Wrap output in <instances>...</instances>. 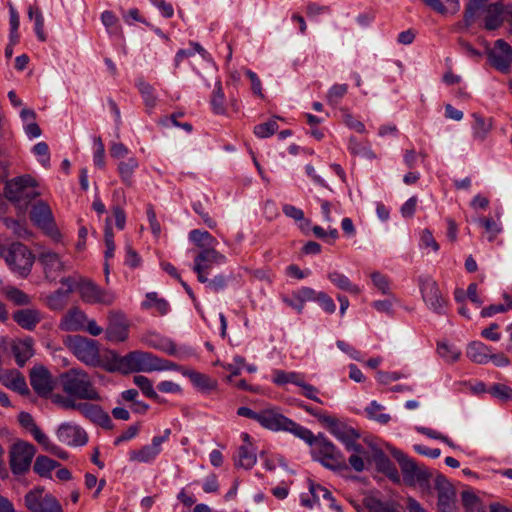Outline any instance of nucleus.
<instances>
[{
  "mask_svg": "<svg viewBox=\"0 0 512 512\" xmlns=\"http://www.w3.org/2000/svg\"><path fill=\"white\" fill-rule=\"evenodd\" d=\"M373 460L376 464L377 469L380 472L386 474L393 481L399 482L400 478L395 465L391 462V460L385 455L383 451H375L373 455Z\"/></svg>",
  "mask_w": 512,
  "mask_h": 512,
  "instance_id": "cd10ccee",
  "label": "nucleus"
},
{
  "mask_svg": "<svg viewBox=\"0 0 512 512\" xmlns=\"http://www.w3.org/2000/svg\"><path fill=\"white\" fill-rule=\"evenodd\" d=\"M138 167V161L135 158H129L127 161H121L118 165V172L122 181L130 186L132 184V175Z\"/></svg>",
  "mask_w": 512,
  "mask_h": 512,
  "instance_id": "79ce46f5",
  "label": "nucleus"
},
{
  "mask_svg": "<svg viewBox=\"0 0 512 512\" xmlns=\"http://www.w3.org/2000/svg\"><path fill=\"white\" fill-rule=\"evenodd\" d=\"M189 239L199 248H209L215 246L216 239L207 231L194 229L189 233Z\"/></svg>",
  "mask_w": 512,
  "mask_h": 512,
  "instance_id": "4c0bfd02",
  "label": "nucleus"
},
{
  "mask_svg": "<svg viewBox=\"0 0 512 512\" xmlns=\"http://www.w3.org/2000/svg\"><path fill=\"white\" fill-rule=\"evenodd\" d=\"M157 357L143 351H132L115 359L116 367L122 373L151 372L157 370Z\"/></svg>",
  "mask_w": 512,
  "mask_h": 512,
  "instance_id": "0eeeda50",
  "label": "nucleus"
},
{
  "mask_svg": "<svg viewBox=\"0 0 512 512\" xmlns=\"http://www.w3.org/2000/svg\"><path fill=\"white\" fill-rule=\"evenodd\" d=\"M65 345L83 363L98 366L100 363L99 344L96 340L80 335H70L65 339Z\"/></svg>",
  "mask_w": 512,
  "mask_h": 512,
  "instance_id": "423d86ee",
  "label": "nucleus"
},
{
  "mask_svg": "<svg viewBox=\"0 0 512 512\" xmlns=\"http://www.w3.org/2000/svg\"><path fill=\"white\" fill-rule=\"evenodd\" d=\"M106 335L109 340L119 342L127 339L128 324L125 315L121 311H109Z\"/></svg>",
  "mask_w": 512,
  "mask_h": 512,
  "instance_id": "dca6fc26",
  "label": "nucleus"
},
{
  "mask_svg": "<svg viewBox=\"0 0 512 512\" xmlns=\"http://www.w3.org/2000/svg\"><path fill=\"white\" fill-rule=\"evenodd\" d=\"M479 224L482 225L485 231L488 233V240L490 242L494 241L495 238L502 232V226L500 222L490 218V217H481L478 220Z\"/></svg>",
  "mask_w": 512,
  "mask_h": 512,
  "instance_id": "de8ad7c7",
  "label": "nucleus"
},
{
  "mask_svg": "<svg viewBox=\"0 0 512 512\" xmlns=\"http://www.w3.org/2000/svg\"><path fill=\"white\" fill-rule=\"evenodd\" d=\"M312 446V456L324 467L331 470L347 469L343 454L323 434L314 435L311 430L292 421L288 431Z\"/></svg>",
  "mask_w": 512,
  "mask_h": 512,
  "instance_id": "f257e3e1",
  "label": "nucleus"
},
{
  "mask_svg": "<svg viewBox=\"0 0 512 512\" xmlns=\"http://www.w3.org/2000/svg\"><path fill=\"white\" fill-rule=\"evenodd\" d=\"M140 94L144 100L145 106L151 110L156 106L157 97L154 95V88L146 81L139 79L136 83Z\"/></svg>",
  "mask_w": 512,
  "mask_h": 512,
  "instance_id": "a19ab883",
  "label": "nucleus"
},
{
  "mask_svg": "<svg viewBox=\"0 0 512 512\" xmlns=\"http://www.w3.org/2000/svg\"><path fill=\"white\" fill-rule=\"evenodd\" d=\"M28 17L35 21V33L37 38L41 42H45L47 39L46 33L44 32V17L41 10L37 6H30L28 8Z\"/></svg>",
  "mask_w": 512,
  "mask_h": 512,
  "instance_id": "ea45409f",
  "label": "nucleus"
},
{
  "mask_svg": "<svg viewBox=\"0 0 512 512\" xmlns=\"http://www.w3.org/2000/svg\"><path fill=\"white\" fill-rule=\"evenodd\" d=\"M283 213L290 218H293L296 221H303V223L300 225L301 229L308 228L311 224L310 220L305 219L304 212L290 204H285L283 206Z\"/></svg>",
  "mask_w": 512,
  "mask_h": 512,
  "instance_id": "603ef678",
  "label": "nucleus"
},
{
  "mask_svg": "<svg viewBox=\"0 0 512 512\" xmlns=\"http://www.w3.org/2000/svg\"><path fill=\"white\" fill-rule=\"evenodd\" d=\"M491 349L482 342L474 341L468 345L467 357L478 364H485L489 361Z\"/></svg>",
  "mask_w": 512,
  "mask_h": 512,
  "instance_id": "c756f323",
  "label": "nucleus"
},
{
  "mask_svg": "<svg viewBox=\"0 0 512 512\" xmlns=\"http://www.w3.org/2000/svg\"><path fill=\"white\" fill-rule=\"evenodd\" d=\"M73 396H64L61 394H54L52 402L64 410H78L80 402L72 398Z\"/></svg>",
  "mask_w": 512,
  "mask_h": 512,
  "instance_id": "6e6d98bb",
  "label": "nucleus"
},
{
  "mask_svg": "<svg viewBox=\"0 0 512 512\" xmlns=\"http://www.w3.org/2000/svg\"><path fill=\"white\" fill-rule=\"evenodd\" d=\"M374 286L380 290L383 294H387L390 289V282L387 276L381 274L378 271L373 272L371 275Z\"/></svg>",
  "mask_w": 512,
  "mask_h": 512,
  "instance_id": "0e129e2a",
  "label": "nucleus"
},
{
  "mask_svg": "<svg viewBox=\"0 0 512 512\" xmlns=\"http://www.w3.org/2000/svg\"><path fill=\"white\" fill-rule=\"evenodd\" d=\"M86 314L77 307L71 308L61 319L60 329L67 332L84 330Z\"/></svg>",
  "mask_w": 512,
  "mask_h": 512,
  "instance_id": "412c9836",
  "label": "nucleus"
},
{
  "mask_svg": "<svg viewBox=\"0 0 512 512\" xmlns=\"http://www.w3.org/2000/svg\"><path fill=\"white\" fill-rule=\"evenodd\" d=\"M461 498L465 512H484L479 498L472 491H463Z\"/></svg>",
  "mask_w": 512,
  "mask_h": 512,
  "instance_id": "a18cd8bd",
  "label": "nucleus"
},
{
  "mask_svg": "<svg viewBox=\"0 0 512 512\" xmlns=\"http://www.w3.org/2000/svg\"><path fill=\"white\" fill-rule=\"evenodd\" d=\"M423 301L433 312L444 314L446 300L431 276H420L418 279Z\"/></svg>",
  "mask_w": 512,
  "mask_h": 512,
  "instance_id": "9b49d317",
  "label": "nucleus"
},
{
  "mask_svg": "<svg viewBox=\"0 0 512 512\" xmlns=\"http://www.w3.org/2000/svg\"><path fill=\"white\" fill-rule=\"evenodd\" d=\"M325 420V426L338 440L344 444L345 449L354 448L359 452L358 443L356 441L360 438V434L354 428L339 421L334 416H330L329 419Z\"/></svg>",
  "mask_w": 512,
  "mask_h": 512,
  "instance_id": "ddd939ff",
  "label": "nucleus"
},
{
  "mask_svg": "<svg viewBox=\"0 0 512 512\" xmlns=\"http://www.w3.org/2000/svg\"><path fill=\"white\" fill-rule=\"evenodd\" d=\"M278 130V124L275 120H269L266 123L258 124L254 127V133L259 138H267Z\"/></svg>",
  "mask_w": 512,
  "mask_h": 512,
  "instance_id": "4d7b16f0",
  "label": "nucleus"
},
{
  "mask_svg": "<svg viewBox=\"0 0 512 512\" xmlns=\"http://www.w3.org/2000/svg\"><path fill=\"white\" fill-rule=\"evenodd\" d=\"M363 504L370 512H403L401 505L394 500L383 502L377 497L368 496Z\"/></svg>",
  "mask_w": 512,
  "mask_h": 512,
  "instance_id": "5701e85b",
  "label": "nucleus"
},
{
  "mask_svg": "<svg viewBox=\"0 0 512 512\" xmlns=\"http://www.w3.org/2000/svg\"><path fill=\"white\" fill-rule=\"evenodd\" d=\"M224 100L225 96L222 90L221 82L217 81L211 97V106L216 114H223L225 112Z\"/></svg>",
  "mask_w": 512,
  "mask_h": 512,
  "instance_id": "8fccbe9b",
  "label": "nucleus"
},
{
  "mask_svg": "<svg viewBox=\"0 0 512 512\" xmlns=\"http://www.w3.org/2000/svg\"><path fill=\"white\" fill-rule=\"evenodd\" d=\"M43 491L44 489L42 487H37L30 490L25 495V505L31 512H38V509L41 506V500L43 499Z\"/></svg>",
  "mask_w": 512,
  "mask_h": 512,
  "instance_id": "09e8293b",
  "label": "nucleus"
},
{
  "mask_svg": "<svg viewBox=\"0 0 512 512\" xmlns=\"http://www.w3.org/2000/svg\"><path fill=\"white\" fill-rule=\"evenodd\" d=\"M161 451V440H153L150 445H145L139 450L130 453V460L137 462H150L156 458Z\"/></svg>",
  "mask_w": 512,
  "mask_h": 512,
  "instance_id": "393cba45",
  "label": "nucleus"
},
{
  "mask_svg": "<svg viewBox=\"0 0 512 512\" xmlns=\"http://www.w3.org/2000/svg\"><path fill=\"white\" fill-rule=\"evenodd\" d=\"M31 221L49 234L56 232L52 211L49 205L43 201L37 202L30 212Z\"/></svg>",
  "mask_w": 512,
  "mask_h": 512,
  "instance_id": "a211bd4d",
  "label": "nucleus"
},
{
  "mask_svg": "<svg viewBox=\"0 0 512 512\" xmlns=\"http://www.w3.org/2000/svg\"><path fill=\"white\" fill-rule=\"evenodd\" d=\"M348 86L346 84H335L333 85L328 94L327 100L329 104L336 105L346 95Z\"/></svg>",
  "mask_w": 512,
  "mask_h": 512,
  "instance_id": "13d9d810",
  "label": "nucleus"
},
{
  "mask_svg": "<svg viewBox=\"0 0 512 512\" xmlns=\"http://www.w3.org/2000/svg\"><path fill=\"white\" fill-rule=\"evenodd\" d=\"M81 299L89 304L111 305L115 300V294L104 290L90 280H83L78 285Z\"/></svg>",
  "mask_w": 512,
  "mask_h": 512,
  "instance_id": "f8f14e48",
  "label": "nucleus"
},
{
  "mask_svg": "<svg viewBox=\"0 0 512 512\" xmlns=\"http://www.w3.org/2000/svg\"><path fill=\"white\" fill-rule=\"evenodd\" d=\"M348 149L353 155L362 156L368 159H372L375 157L369 144L358 142L355 137L350 138Z\"/></svg>",
  "mask_w": 512,
  "mask_h": 512,
  "instance_id": "49530a36",
  "label": "nucleus"
},
{
  "mask_svg": "<svg viewBox=\"0 0 512 512\" xmlns=\"http://www.w3.org/2000/svg\"><path fill=\"white\" fill-rule=\"evenodd\" d=\"M133 382L139 387L145 396L157 401L158 403H162V398L153 389V384L149 378L143 375H136L134 376Z\"/></svg>",
  "mask_w": 512,
  "mask_h": 512,
  "instance_id": "58836bf2",
  "label": "nucleus"
},
{
  "mask_svg": "<svg viewBox=\"0 0 512 512\" xmlns=\"http://www.w3.org/2000/svg\"><path fill=\"white\" fill-rule=\"evenodd\" d=\"M30 384L34 391L41 396H46L53 390L51 374L43 366L34 367L31 370Z\"/></svg>",
  "mask_w": 512,
  "mask_h": 512,
  "instance_id": "aec40b11",
  "label": "nucleus"
},
{
  "mask_svg": "<svg viewBox=\"0 0 512 512\" xmlns=\"http://www.w3.org/2000/svg\"><path fill=\"white\" fill-rule=\"evenodd\" d=\"M485 53L488 63L497 71L508 74L512 65V47L503 39H498L491 48L488 42H485Z\"/></svg>",
  "mask_w": 512,
  "mask_h": 512,
  "instance_id": "9d476101",
  "label": "nucleus"
},
{
  "mask_svg": "<svg viewBox=\"0 0 512 512\" xmlns=\"http://www.w3.org/2000/svg\"><path fill=\"white\" fill-rule=\"evenodd\" d=\"M437 352L446 362H455L461 355L460 350L456 346L444 341L438 343Z\"/></svg>",
  "mask_w": 512,
  "mask_h": 512,
  "instance_id": "c03bdc74",
  "label": "nucleus"
},
{
  "mask_svg": "<svg viewBox=\"0 0 512 512\" xmlns=\"http://www.w3.org/2000/svg\"><path fill=\"white\" fill-rule=\"evenodd\" d=\"M293 296L297 300H300L302 302V304L304 305V303L306 301H316L317 297H318V292H316L314 289H312L310 287H302L301 289L296 291L293 294Z\"/></svg>",
  "mask_w": 512,
  "mask_h": 512,
  "instance_id": "338daca9",
  "label": "nucleus"
},
{
  "mask_svg": "<svg viewBox=\"0 0 512 512\" xmlns=\"http://www.w3.org/2000/svg\"><path fill=\"white\" fill-rule=\"evenodd\" d=\"M489 393L501 400V401H509L512 400V388L501 383L493 384L490 389Z\"/></svg>",
  "mask_w": 512,
  "mask_h": 512,
  "instance_id": "5fc2aeb1",
  "label": "nucleus"
},
{
  "mask_svg": "<svg viewBox=\"0 0 512 512\" xmlns=\"http://www.w3.org/2000/svg\"><path fill=\"white\" fill-rule=\"evenodd\" d=\"M225 262L226 256L218 252L214 246L202 249L194 259V263H198L207 269H210L213 264H223Z\"/></svg>",
  "mask_w": 512,
  "mask_h": 512,
  "instance_id": "a878e982",
  "label": "nucleus"
},
{
  "mask_svg": "<svg viewBox=\"0 0 512 512\" xmlns=\"http://www.w3.org/2000/svg\"><path fill=\"white\" fill-rule=\"evenodd\" d=\"M11 351L19 367H23L26 362L34 355L33 341L31 338L13 341Z\"/></svg>",
  "mask_w": 512,
  "mask_h": 512,
  "instance_id": "4be33fe9",
  "label": "nucleus"
},
{
  "mask_svg": "<svg viewBox=\"0 0 512 512\" xmlns=\"http://www.w3.org/2000/svg\"><path fill=\"white\" fill-rule=\"evenodd\" d=\"M503 6L499 3H492L486 8L484 27L489 31L498 29L503 23Z\"/></svg>",
  "mask_w": 512,
  "mask_h": 512,
  "instance_id": "c85d7f7f",
  "label": "nucleus"
},
{
  "mask_svg": "<svg viewBox=\"0 0 512 512\" xmlns=\"http://www.w3.org/2000/svg\"><path fill=\"white\" fill-rule=\"evenodd\" d=\"M5 226L10 229L17 237L20 238H28L30 236V232L28 231L25 223L12 219L6 218L4 219Z\"/></svg>",
  "mask_w": 512,
  "mask_h": 512,
  "instance_id": "864d4df0",
  "label": "nucleus"
},
{
  "mask_svg": "<svg viewBox=\"0 0 512 512\" xmlns=\"http://www.w3.org/2000/svg\"><path fill=\"white\" fill-rule=\"evenodd\" d=\"M58 440L68 446H83L88 442L86 431L79 425L69 422L62 423L57 431Z\"/></svg>",
  "mask_w": 512,
  "mask_h": 512,
  "instance_id": "2eb2a0df",
  "label": "nucleus"
},
{
  "mask_svg": "<svg viewBox=\"0 0 512 512\" xmlns=\"http://www.w3.org/2000/svg\"><path fill=\"white\" fill-rule=\"evenodd\" d=\"M105 236V244H106V251H105V258H111L114 255L115 250V244H114V234L112 231V227L110 224V219H106V226L104 231Z\"/></svg>",
  "mask_w": 512,
  "mask_h": 512,
  "instance_id": "052dcab7",
  "label": "nucleus"
},
{
  "mask_svg": "<svg viewBox=\"0 0 512 512\" xmlns=\"http://www.w3.org/2000/svg\"><path fill=\"white\" fill-rule=\"evenodd\" d=\"M316 302L328 314H333L336 311V305L333 299L325 292H318Z\"/></svg>",
  "mask_w": 512,
  "mask_h": 512,
  "instance_id": "69168bd1",
  "label": "nucleus"
},
{
  "mask_svg": "<svg viewBox=\"0 0 512 512\" xmlns=\"http://www.w3.org/2000/svg\"><path fill=\"white\" fill-rule=\"evenodd\" d=\"M60 466V463L44 455H39L33 465V470L40 477L51 478V472Z\"/></svg>",
  "mask_w": 512,
  "mask_h": 512,
  "instance_id": "f704fd0d",
  "label": "nucleus"
},
{
  "mask_svg": "<svg viewBox=\"0 0 512 512\" xmlns=\"http://www.w3.org/2000/svg\"><path fill=\"white\" fill-rule=\"evenodd\" d=\"M392 455L400 465L406 485L415 486L419 484L425 487L429 485L431 473L425 467L419 466L412 458L400 450H393Z\"/></svg>",
  "mask_w": 512,
  "mask_h": 512,
  "instance_id": "6e6552de",
  "label": "nucleus"
},
{
  "mask_svg": "<svg viewBox=\"0 0 512 512\" xmlns=\"http://www.w3.org/2000/svg\"><path fill=\"white\" fill-rule=\"evenodd\" d=\"M184 375L188 376L193 385L202 392H209L217 388V381L206 374L188 371Z\"/></svg>",
  "mask_w": 512,
  "mask_h": 512,
  "instance_id": "2f4dec72",
  "label": "nucleus"
},
{
  "mask_svg": "<svg viewBox=\"0 0 512 512\" xmlns=\"http://www.w3.org/2000/svg\"><path fill=\"white\" fill-rule=\"evenodd\" d=\"M383 407L378 404L376 401L370 403V405L365 409L369 418L378 421L381 424H386L390 420V416L388 414L382 413Z\"/></svg>",
  "mask_w": 512,
  "mask_h": 512,
  "instance_id": "3c124183",
  "label": "nucleus"
},
{
  "mask_svg": "<svg viewBox=\"0 0 512 512\" xmlns=\"http://www.w3.org/2000/svg\"><path fill=\"white\" fill-rule=\"evenodd\" d=\"M358 447L359 452L354 448L346 450L352 452V455L348 459L351 468L356 472H362L365 469V462L369 461V455L361 444L358 443Z\"/></svg>",
  "mask_w": 512,
  "mask_h": 512,
  "instance_id": "c9c22d12",
  "label": "nucleus"
},
{
  "mask_svg": "<svg viewBox=\"0 0 512 512\" xmlns=\"http://www.w3.org/2000/svg\"><path fill=\"white\" fill-rule=\"evenodd\" d=\"M38 261L43 267L45 278L49 281H56L65 269V264L59 255L50 250L41 252Z\"/></svg>",
  "mask_w": 512,
  "mask_h": 512,
  "instance_id": "f3484780",
  "label": "nucleus"
},
{
  "mask_svg": "<svg viewBox=\"0 0 512 512\" xmlns=\"http://www.w3.org/2000/svg\"><path fill=\"white\" fill-rule=\"evenodd\" d=\"M77 411L93 423L105 429L110 430L113 428L110 416L98 405L89 402H80Z\"/></svg>",
  "mask_w": 512,
  "mask_h": 512,
  "instance_id": "6ab92c4d",
  "label": "nucleus"
},
{
  "mask_svg": "<svg viewBox=\"0 0 512 512\" xmlns=\"http://www.w3.org/2000/svg\"><path fill=\"white\" fill-rule=\"evenodd\" d=\"M438 491V512H456V492L452 484L441 474L435 478Z\"/></svg>",
  "mask_w": 512,
  "mask_h": 512,
  "instance_id": "4468645a",
  "label": "nucleus"
},
{
  "mask_svg": "<svg viewBox=\"0 0 512 512\" xmlns=\"http://www.w3.org/2000/svg\"><path fill=\"white\" fill-rule=\"evenodd\" d=\"M60 385L64 393L86 401L101 400L90 376L82 369L71 368L60 375Z\"/></svg>",
  "mask_w": 512,
  "mask_h": 512,
  "instance_id": "f03ea898",
  "label": "nucleus"
},
{
  "mask_svg": "<svg viewBox=\"0 0 512 512\" xmlns=\"http://www.w3.org/2000/svg\"><path fill=\"white\" fill-rule=\"evenodd\" d=\"M13 320L26 330H33L41 321V314L36 309H22L13 314Z\"/></svg>",
  "mask_w": 512,
  "mask_h": 512,
  "instance_id": "b1692460",
  "label": "nucleus"
},
{
  "mask_svg": "<svg viewBox=\"0 0 512 512\" xmlns=\"http://www.w3.org/2000/svg\"><path fill=\"white\" fill-rule=\"evenodd\" d=\"M18 421L22 427L30 431L38 444L46 440L47 435L37 426L30 413L24 411L20 412Z\"/></svg>",
  "mask_w": 512,
  "mask_h": 512,
  "instance_id": "72a5a7b5",
  "label": "nucleus"
},
{
  "mask_svg": "<svg viewBox=\"0 0 512 512\" xmlns=\"http://www.w3.org/2000/svg\"><path fill=\"white\" fill-rule=\"evenodd\" d=\"M11 380L10 383L7 384L10 388L15 391H18L21 394H26L28 392V387L25 381V378L18 372H13L10 374Z\"/></svg>",
  "mask_w": 512,
  "mask_h": 512,
  "instance_id": "680f3d73",
  "label": "nucleus"
},
{
  "mask_svg": "<svg viewBox=\"0 0 512 512\" xmlns=\"http://www.w3.org/2000/svg\"><path fill=\"white\" fill-rule=\"evenodd\" d=\"M237 414L242 417L253 419L260 423L264 428L273 431L287 432L293 421L276 409H266L260 412H255L252 409L243 406L237 409Z\"/></svg>",
  "mask_w": 512,
  "mask_h": 512,
  "instance_id": "39448f33",
  "label": "nucleus"
},
{
  "mask_svg": "<svg viewBox=\"0 0 512 512\" xmlns=\"http://www.w3.org/2000/svg\"><path fill=\"white\" fill-rule=\"evenodd\" d=\"M4 293L7 299L12 301L15 305L26 306L31 302L29 295L14 286L6 287Z\"/></svg>",
  "mask_w": 512,
  "mask_h": 512,
  "instance_id": "37998d69",
  "label": "nucleus"
},
{
  "mask_svg": "<svg viewBox=\"0 0 512 512\" xmlns=\"http://www.w3.org/2000/svg\"><path fill=\"white\" fill-rule=\"evenodd\" d=\"M4 193L5 197L21 210H25L29 203L39 196V192L36 191V181L30 175L8 181Z\"/></svg>",
  "mask_w": 512,
  "mask_h": 512,
  "instance_id": "7ed1b4c3",
  "label": "nucleus"
},
{
  "mask_svg": "<svg viewBox=\"0 0 512 512\" xmlns=\"http://www.w3.org/2000/svg\"><path fill=\"white\" fill-rule=\"evenodd\" d=\"M38 512H63V510L57 499L54 496L47 494L41 500V506L39 507Z\"/></svg>",
  "mask_w": 512,
  "mask_h": 512,
  "instance_id": "bf43d9fd",
  "label": "nucleus"
},
{
  "mask_svg": "<svg viewBox=\"0 0 512 512\" xmlns=\"http://www.w3.org/2000/svg\"><path fill=\"white\" fill-rule=\"evenodd\" d=\"M309 490L313 497L314 503H318V504H320L321 500L324 501L327 498H329L330 493H331L327 488H325L319 484H315L313 482H310Z\"/></svg>",
  "mask_w": 512,
  "mask_h": 512,
  "instance_id": "e2e57ef3",
  "label": "nucleus"
},
{
  "mask_svg": "<svg viewBox=\"0 0 512 512\" xmlns=\"http://www.w3.org/2000/svg\"><path fill=\"white\" fill-rule=\"evenodd\" d=\"M304 375L297 372H286L284 370L276 369L273 371V382L277 385H285L292 383L297 386L301 385Z\"/></svg>",
  "mask_w": 512,
  "mask_h": 512,
  "instance_id": "e433bc0d",
  "label": "nucleus"
},
{
  "mask_svg": "<svg viewBox=\"0 0 512 512\" xmlns=\"http://www.w3.org/2000/svg\"><path fill=\"white\" fill-rule=\"evenodd\" d=\"M327 277L340 290L353 295H358L361 292V289L356 284H353L346 275L338 271L329 272Z\"/></svg>",
  "mask_w": 512,
  "mask_h": 512,
  "instance_id": "7c9ffc66",
  "label": "nucleus"
},
{
  "mask_svg": "<svg viewBox=\"0 0 512 512\" xmlns=\"http://www.w3.org/2000/svg\"><path fill=\"white\" fill-rule=\"evenodd\" d=\"M36 454L33 444L18 440L9 450V465L14 475H23L30 470L32 460Z\"/></svg>",
  "mask_w": 512,
  "mask_h": 512,
  "instance_id": "1a4fd4ad",
  "label": "nucleus"
},
{
  "mask_svg": "<svg viewBox=\"0 0 512 512\" xmlns=\"http://www.w3.org/2000/svg\"><path fill=\"white\" fill-rule=\"evenodd\" d=\"M33 152L35 155L41 157L40 162L42 163V165L44 167L49 166L50 156H49V147H48L47 143H45V142L37 143L33 147Z\"/></svg>",
  "mask_w": 512,
  "mask_h": 512,
  "instance_id": "774afa93",
  "label": "nucleus"
},
{
  "mask_svg": "<svg viewBox=\"0 0 512 512\" xmlns=\"http://www.w3.org/2000/svg\"><path fill=\"white\" fill-rule=\"evenodd\" d=\"M257 461L255 451L252 444L242 445L238 448L235 457V465L244 469H251Z\"/></svg>",
  "mask_w": 512,
  "mask_h": 512,
  "instance_id": "473e14b6",
  "label": "nucleus"
},
{
  "mask_svg": "<svg viewBox=\"0 0 512 512\" xmlns=\"http://www.w3.org/2000/svg\"><path fill=\"white\" fill-rule=\"evenodd\" d=\"M472 118L474 119L472 124L473 138L483 142L493 127L492 118H484L478 113H473Z\"/></svg>",
  "mask_w": 512,
  "mask_h": 512,
  "instance_id": "bb28decb",
  "label": "nucleus"
},
{
  "mask_svg": "<svg viewBox=\"0 0 512 512\" xmlns=\"http://www.w3.org/2000/svg\"><path fill=\"white\" fill-rule=\"evenodd\" d=\"M0 257L9 268L21 277H27L31 272L34 256L31 251L21 243H12L10 246L0 247Z\"/></svg>",
  "mask_w": 512,
  "mask_h": 512,
  "instance_id": "20e7f679",
  "label": "nucleus"
}]
</instances>
